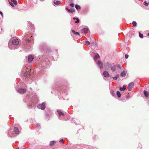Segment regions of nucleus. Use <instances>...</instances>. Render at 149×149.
<instances>
[{
	"label": "nucleus",
	"instance_id": "nucleus-1",
	"mask_svg": "<svg viewBox=\"0 0 149 149\" xmlns=\"http://www.w3.org/2000/svg\"><path fill=\"white\" fill-rule=\"evenodd\" d=\"M39 107L42 109H44L45 108V103H43L39 105L38 106Z\"/></svg>",
	"mask_w": 149,
	"mask_h": 149
},
{
	"label": "nucleus",
	"instance_id": "nucleus-2",
	"mask_svg": "<svg viewBox=\"0 0 149 149\" xmlns=\"http://www.w3.org/2000/svg\"><path fill=\"white\" fill-rule=\"evenodd\" d=\"M12 43L13 45H18L19 43V41L17 39H15L13 40L12 42Z\"/></svg>",
	"mask_w": 149,
	"mask_h": 149
},
{
	"label": "nucleus",
	"instance_id": "nucleus-3",
	"mask_svg": "<svg viewBox=\"0 0 149 149\" xmlns=\"http://www.w3.org/2000/svg\"><path fill=\"white\" fill-rule=\"evenodd\" d=\"M134 83L133 82H131L128 85V90L129 91H130L134 86Z\"/></svg>",
	"mask_w": 149,
	"mask_h": 149
},
{
	"label": "nucleus",
	"instance_id": "nucleus-4",
	"mask_svg": "<svg viewBox=\"0 0 149 149\" xmlns=\"http://www.w3.org/2000/svg\"><path fill=\"white\" fill-rule=\"evenodd\" d=\"M34 58V57L32 55H30L28 56V61L29 62H31L32 61Z\"/></svg>",
	"mask_w": 149,
	"mask_h": 149
},
{
	"label": "nucleus",
	"instance_id": "nucleus-5",
	"mask_svg": "<svg viewBox=\"0 0 149 149\" xmlns=\"http://www.w3.org/2000/svg\"><path fill=\"white\" fill-rule=\"evenodd\" d=\"M97 64L100 69L103 68L102 63L101 61H99Z\"/></svg>",
	"mask_w": 149,
	"mask_h": 149
},
{
	"label": "nucleus",
	"instance_id": "nucleus-6",
	"mask_svg": "<svg viewBox=\"0 0 149 149\" xmlns=\"http://www.w3.org/2000/svg\"><path fill=\"white\" fill-rule=\"evenodd\" d=\"M104 66L105 68L108 69L111 67V66L109 63H106L104 64Z\"/></svg>",
	"mask_w": 149,
	"mask_h": 149
},
{
	"label": "nucleus",
	"instance_id": "nucleus-7",
	"mask_svg": "<svg viewBox=\"0 0 149 149\" xmlns=\"http://www.w3.org/2000/svg\"><path fill=\"white\" fill-rule=\"evenodd\" d=\"M26 90L25 89H20L18 90L19 92L21 93H23L26 92Z\"/></svg>",
	"mask_w": 149,
	"mask_h": 149
},
{
	"label": "nucleus",
	"instance_id": "nucleus-8",
	"mask_svg": "<svg viewBox=\"0 0 149 149\" xmlns=\"http://www.w3.org/2000/svg\"><path fill=\"white\" fill-rule=\"evenodd\" d=\"M103 75L105 77H108L109 76V74L108 72L107 71H104L103 72Z\"/></svg>",
	"mask_w": 149,
	"mask_h": 149
},
{
	"label": "nucleus",
	"instance_id": "nucleus-9",
	"mask_svg": "<svg viewBox=\"0 0 149 149\" xmlns=\"http://www.w3.org/2000/svg\"><path fill=\"white\" fill-rule=\"evenodd\" d=\"M14 132L16 134H18L19 133V130L17 127L14 128Z\"/></svg>",
	"mask_w": 149,
	"mask_h": 149
},
{
	"label": "nucleus",
	"instance_id": "nucleus-10",
	"mask_svg": "<svg viewBox=\"0 0 149 149\" xmlns=\"http://www.w3.org/2000/svg\"><path fill=\"white\" fill-rule=\"evenodd\" d=\"M88 29L87 28H85L83 29L82 30V32L84 33L85 34L86 33V31H88Z\"/></svg>",
	"mask_w": 149,
	"mask_h": 149
},
{
	"label": "nucleus",
	"instance_id": "nucleus-11",
	"mask_svg": "<svg viewBox=\"0 0 149 149\" xmlns=\"http://www.w3.org/2000/svg\"><path fill=\"white\" fill-rule=\"evenodd\" d=\"M72 32L75 35L79 36L80 35L79 33L77 32H76L73 30H72Z\"/></svg>",
	"mask_w": 149,
	"mask_h": 149
},
{
	"label": "nucleus",
	"instance_id": "nucleus-12",
	"mask_svg": "<svg viewBox=\"0 0 149 149\" xmlns=\"http://www.w3.org/2000/svg\"><path fill=\"white\" fill-rule=\"evenodd\" d=\"M66 10L70 13H73L75 12V10L74 9H69L67 8H66Z\"/></svg>",
	"mask_w": 149,
	"mask_h": 149
},
{
	"label": "nucleus",
	"instance_id": "nucleus-13",
	"mask_svg": "<svg viewBox=\"0 0 149 149\" xmlns=\"http://www.w3.org/2000/svg\"><path fill=\"white\" fill-rule=\"evenodd\" d=\"M56 143V141H51L50 142L49 145L50 146H52L54 145Z\"/></svg>",
	"mask_w": 149,
	"mask_h": 149
},
{
	"label": "nucleus",
	"instance_id": "nucleus-14",
	"mask_svg": "<svg viewBox=\"0 0 149 149\" xmlns=\"http://www.w3.org/2000/svg\"><path fill=\"white\" fill-rule=\"evenodd\" d=\"M57 112L58 113L59 115V116H60L61 115H62L63 116H64V114L63 113H62L61 111L60 110H58L57 111Z\"/></svg>",
	"mask_w": 149,
	"mask_h": 149
},
{
	"label": "nucleus",
	"instance_id": "nucleus-15",
	"mask_svg": "<svg viewBox=\"0 0 149 149\" xmlns=\"http://www.w3.org/2000/svg\"><path fill=\"white\" fill-rule=\"evenodd\" d=\"M73 19L74 20L76 19V21H75V23H79V19L77 18L74 17L73 18Z\"/></svg>",
	"mask_w": 149,
	"mask_h": 149
},
{
	"label": "nucleus",
	"instance_id": "nucleus-16",
	"mask_svg": "<svg viewBox=\"0 0 149 149\" xmlns=\"http://www.w3.org/2000/svg\"><path fill=\"white\" fill-rule=\"evenodd\" d=\"M24 76L25 77H29L30 76V75L29 73L27 72H26L24 74Z\"/></svg>",
	"mask_w": 149,
	"mask_h": 149
},
{
	"label": "nucleus",
	"instance_id": "nucleus-17",
	"mask_svg": "<svg viewBox=\"0 0 149 149\" xmlns=\"http://www.w3.org/2000/svg\"><path fill=\"white\" fill-rule=\"evenodd\" d=\"M110 68H111V69L113 71H114L115 70L116 68L115 65H113L112 66H111Z\"/></svg>",
	"mask_w": 149,
	"mask_h": 149
},
{
	"label": "nucleus",
	"instance_id": "nucleus-18",
	"mask_svg": "<svg viewBox=\"0 0 149 149\" xmlns=\"http://www.w3.org/2000/svg\"><path fill=\"white\" fill-rule=\"evenodd\" d=\"M126 73V72L123 71L122 72V77H124Z\"/></svg>",
	"mask_w": 149,
	"mask_h": 149
},
{
	"label": "nucleus",
	"instance_id": "nucleus-19",
	"mask_svg": "<svg viewBox=\"0 0 149 149\" xmlns=\"http://www.w3.org/2000/svg\"><path fill=\"white\" fill-rule=\"evenodd\" d=\"M144 93L145 95V96L146 97H148V93L146 91H144Z\"/></svg>",
	"mask_w": 149,
	"mask_h": 149
},
{
	"label": "nucleus",
	"instance_id": "nucleus-20",
	"mask_svg": "<svg viewBox=\"0 0 149 149\" xmlns=\"http://www.w3.org/2000/svg\"><path fill=\"white\" fill-rule=\"evenodd\" d=\"M75 8L77 10L80 9L81 8L80 6L77 5L76 4L75 5Z\"/></svg>",
	"mask_w": 149,
	"mask_h": 149
},
{
	"label": "nucleus",
	"instance_id": "nucleus-21",
	"mask_svg": "<svg viewBox=\"0 0 149 149\" xmlns=\"http://www.w3.org/2000/svg\"><path fill=\"white\" fill-rule=\"evenodd\" d=\"M116 93L118 97H120L121 95L120 93L118 91L116 92Z\"/></svg>",
	"mask_w": 149,
	"mask_h": 149
},
{
	"label": "nucleus",
	"instance_id": "nucleus-22",
	"mask_svg": "<svg viewBox=\"0 0 149 149\" xmlns=\"http://www.w3.org/2000/svg\"><path fill=\"white\" fill-rule=\"evenodd\" d=\"M54 3L56 5H59L60 3V2L59 1H56V2L54 1Z\"/></svg>",
	"mask_w": 149,
	"mask_h": 149
},
{
	"label": "nucleus",
	"instance_id": "nucleus-23",
	"mask_svg": "<svg viewBox=\"0 0 149 149\" xmlns=\"http://www.w3.org/2000/svg\"><path fill=\"white\" fill-rule=\"evenodd\" d=\"M13 5H16L17 3V1L16 0H13Z\"/></svg>",
	"mask_w": 149,
	"mask_h": 149
},
{
	"label": "nucleus",
	"instance_id": "nucleus-24",
	"mask_svg": "<svg viewBox=\"0 0 149 149\" xmlns=\"http://www.w3.org/2000/svg\"><path fill=\"white\" fill-rule=\"evenodd\" d=\"M133 24V26H136L137 25V23L135 21H133L132 23Z\"/></svg>",
	"mask_w": 149,
	"mask_h": 149
},
{
	"label": "nucleus",
	"instance_id": "nucleus-25",
	"mask_svg": "<svg viewBox=\"0 0 149 149\" xmlns=\"http://www.w3.org/2000/svg\"><path fill=\"white\" fill-rule=\"evenodd\" d=\"M100 56L99 54H96L95 55V58H99Z\"/></svg>",
	"mask_w": 149,
	"mask_h": 149
},
{
	"label": "nucleus",
	"instance_id": "nucleus-26",
	"mask_svg": "<svg viewBox=\"0 0 149 149\" xmlns=\"http://www.w3.org/2000/svg\"><path fill=\"white\" fill-rule=\"evenodd\" d=\"M139 36L140 38H142L143 37V35L142 34L140 33L139 34Z\"/></svg>",
	"mask_w": 149,
	"mask_h": 149
},
{
	"label": "nucleus",
	"instance_id": "nucleus-27",
	"mask_svg": "<svg viewBox=\"0 0 149 149\" xmlns=\"http://www.w3.org/2000/svg\"><path fill=\"white\" fill-rule=\"evenodd\" d=\"M126 89L125 86V85H124L123 86V88H122V91H124Z\"/></svg>",
	"mask_w": 149,
	"mask_h": 149
},
{
	"label": "nucleus",
	"instance_id": "nucleus-28",
	"mask_svg": "<svg viewBox=\"0 0 149 149\" xmlns=\"http://www.w3.org/2000/svg\"><path fill=\"white\" fill-rule=\"evenodd\" d=\"M143 4L145 5V6H147L148 5V3L146 1H145L144 2Z\"/></svg>",
	"mask_w": 149,
	"mask_h": 149
},
{
	"label": "nucleus",
	"instance_id": "nucleus-29",
	"mask_svg": "<svg viewBox=\"0 0 149 149\" xmlns=\"http://www.w3.org/2000/svg\"><path fill=\"white\" fill-rule=\"evenodd\" d=\"M85 42L86 43L87 45H89L90 43V42L88 41H86Z\"/></svg>",
	"mask_w": 149,
	"mask_h": 149
},
{
	"label": "nucleus",
	"instance_id": "nucleus-30",
	"mask_svg": "<svg viewBox=\"0 0 149 149\" xmlns=\"http://www.w3.org/2000/svg\"><path fill=\"white\" fill-rule=\"evenodd\" d=\"M9 4L12 7H14V5H13V3L9 2Z\"/></svg>",
	"mask_w": 149,
	"mask_h": 149
},
{
	"label": "nucleus",
	"instance_id": "nucleus-31",
	"mask_svg": "<svg viewBox=\"0 0 149 149\" xmlns=\"http://www.w3.org/2000/svg\"><path fill=\"white\" fill-rule=\"evenodd\" d=\"M74 4L73 3H71L70 4V6L72 7H74Z\"/></svg>",
	"mask_w": 149,
	"mask_h": 149
},
{
	"label": "nucleus",
	"instance_id": "nucleus-32",
	"mask_svg": "<svg viewBox=\"0 0 149 149\" xmlns=\"http://www.w3.org/2000/svg\"><path fill=\"white\" fill-rule=\"evenodd\" d=\"M128 57H129V56L128 55L126 54L125 55V58H126V59L127 58H128Z\"/></svg>",
	"mask_w": 149,
	"mask_h": 149
},
{
	"label": "nucleus",
	"instance_id": "nucleus-33",
	"mask_svg": "<svg viewBox=\"0 0 149 149\" xmlns=\"http://www.w3.org/2000/svg\"><path fill=\"white\" fill-rule=\"evenodd\" d=\"M60 142H61L63 143H64L63 140V139H61L60 141Z\"/></svg>",
	"mask_w": 149,
	"mask_h": 149
},
{
	"label": "nucleus",
	"instance_id": "nucleus-34",
	"mask_svg": "<svg viewBox=\"0 0 149 149\" xmlns=\"http://www.w3.org/2000/svg\"><path fill=\"white\" fill-rule=\"evenodd\" d=\"M113 78L114 80H116L117 79V77H113Z\"/></svg>",
	"mask_w": 149,
	"mask_h": 149
},
{
	"label": "nucleus",
	"instance_id": "nucleus-35",
	"mask_svg": "<svg viewBox=\"0 0 149 149\" xmlns=\"http://www.w3.org/2000/svg\"><path fill=\"white\" fill-rule=\"evenodd\" d=\"M27 41L26 42L28 43H29L30 42V40L29 39H27Z\"/></svg>",
	"mask_w": 149,
	"mask_h": 149
},
{
	"label": "nucleus",
	"instance_id": "nucleus-36",
	"mask_svg": "<svg viewBox=\"0 0 149 149\" xmlns=\"http://www.w3.org/2000/svg\"><path fill=\"white\" fill-rule=\"evenodd\" d=\"M0 15H1V16L3 17V13L1 11H0Z\"/></svg>",
	"mask_w": 149,
	"mask_h": 149
},
{
	"label": "nucleus",
	"instance_id": "nucleus-37",
	"mask_svg": "<svg viewBox=\"0 0 149 149\" xmlns=\"http://www.w3.org/2000/svg\"><path fill=\"white\" fill-rule=\"evenodd\" d=\"M119 89H120V91H121V87H120L119 88Z\"/></svg>",
	"mask_w": 149,
	"mask_h": 149
},
{
	"label": "nucleus",
	"instance_id": "nucleus-38",
	"mask_svg": "<svg viewBox=\"0 0 149 149\" xmlns=\"http://www.w3.org/2000/svg\"><path fill=\"white\" fill-rule=\"evenodd\" d=\"M148 36H149V33L148 34Z\"/></svg>",
	"mask_w": 149,
	"mask_h": 149
},
{
	"label": "nucleus",
	"instance_id": "nucleus-39",
	"mask_svg": "<svg viewBox=\"0 0 149 149\" xmlns=\"http://www.w3.org/2000/svg\"><path fill=\"white\" fill-rule=\"evenodd\" d=\"M19 148H16V149H18Z\"/></svg>",
	"mask_w": 149,
	"mask_h": 149
},
{
	"label": "nucleus",
	"instance_id": "nucleus-40",
	"mask_svg": "<svg viewBox=\"0 0 149 149\" xmlns=\"http://www.w3.org/2000/svg\"><path fill=\"white\" fill-rule=\"evenodd\" d=\"M25 149V148H24V149Z\"/></svg>",
	"mask_w": 149,
	"mask_h": 149
}]
</instances>
